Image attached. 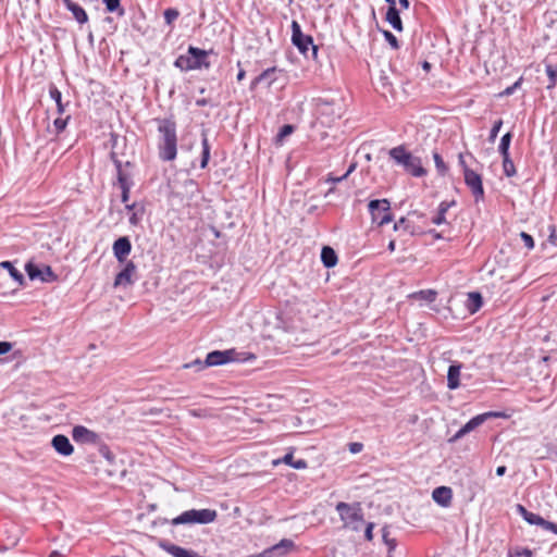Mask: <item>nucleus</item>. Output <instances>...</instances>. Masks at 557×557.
Segmentation results:
<instances>
[{"label":"nucleus","instance_id":"obj_22","mask_svg":"<svg viewBox=\"0 0 557 557\" xmlns=\"http://www.w3.org/2000/svg\"><path fill=\"white\" fill-rule=\"evenodd\" d=\"M462 364L455 361L453 362L447 371V387L451 391L457 389L460 386V371Z\"/></svg>","mask_w":557,"mask_h":557},{"label":"nucleus","instance_id":"obj_28","mask_svg":"<svg viewBox=\"0 0 557 557\" xmlns=\"http://www.w3.org/2000/svg\"><path fill=\"white\" fill-rule=\"evenodd\" d=\"M483 306L482 295L478 292H472L468 294V304L467 308L471 313L476 312Z\"/></svg>","mask_w":557,"mask_h":557},{"label":"nucleus","instance_id":"obj_50","mask_svg":"<svg viewBox=\"0 0 557 557\" xmlns=\"http://www.w3.org/2000/svg\"><path fill=\"white\" fill-rule=\"evenodd\" d=\"M131 188H132V187H124V188H121V191H122L121 200H122V202H124V203H127V202H128V200H129V193H131Z\"/></svg>","mask_w":557,"mask_h":557},{"label":"nucleus","instance_id":"obj_14","mask_svg":"<svg viewBox=\"0 0 557 557\" xmlns=\"http://www.w3.org/2000/svg\"><path fill=\"white\" fill-rule=\"evenodd\" d=\"M136 273V265L133 261H127L121 272H119L114 280V287L128 286L134 283V275Z\"/></svg>","mask_w":557,"mask_h":557},{"label":"nucleus","instance_id":"obj_51","mask_svg":"<svg viewBox=\"0 0 557 557\" xmlns=\"http://www.w3.org/2000/svg\"><path fill=\"white\" fill-rule=\"evenodd\" d=\"M355 169H356V164H355V163L350 164V165H349V168H348V170L346 171V173H345V174H343L342 176H339L338 178H336V181H344V180H346V178L348 177V175H349L351 172H354V171H355Z\"/></svg>","mask_w":557,"mask_h":557},{"label":"nucleus","instance_id":"obj_41","mask_svg":"<svg viewBox=\"0 0 557 557\" xmlns=\"http://www.w3.org/2000/svg\"><path fill=\"white\" fill-rule=\"evenodd\" d=\"M293 132H294L293 125H290V124L283 125L276 135L277 141L283 140L286 136H289Z\"/></svg>","mask_w":557,"mask_h":557},{"label":"nucleus","instance_id":"obj_16","mask_svg":"<svg viewBox=\"0 0 557 557\" xmlns=\"http://www.w3.org/2000/svg\"><path fill=\"white\" fill-rule=\"evenodd\" d=\"M294 547V542L288 539L281 540L277 544L264 549L259 557H281Z\"/></svg>","mask_w":557,"mask_h":557},{"label":"nucleus","instance_id":"obj_37","mask_svg":"<svg viewBox=\"0 0 557 557\" xmlns=\"http://www.w3.org/2000/svg\"><path fill=\"white\" fill-rule=\"evenodd\" d=\"M433 159H434V163H435V166H436V170L438 172L440 175H445L448 171V168L447 165L445 164L443 158L441 157V154L438 152H434L433 153Z\"/></svg>","mask_w":557,"mask_h":557},{"label":"nucleus","instance_id":"obj_12","mask_svg":"<svg viewBox=\"0 0 557 557\" xmlns=\"http://www.w3.org/2000/svg\"><path fill=\"white\" fill-rule=\"evenodd\" d=\"M235 360V350H213L209 352L205 360V366L214 367L222 366L230 361Z\"/></svg>","mask_w":557,"mask_h":557},{"label":"nucleus","instance_id":"obj_58","mask_svg":"<svg viewBox=\"0 0 557 557\" xmlns=\"http://www.w3.org/2000/svg\"><path fill=\"white\" fill-rule=\"evenodd\" d=\"M339 176H333V174H329L325 182L326 183H332V184H335V183H339L341 181H336V178H338Z\"/></svg>","mask_w":557,"mask_h":557},{"label":"nucleus","instance_id":"obj_44","mask_svg":"<svg viewBox=\"0 0 557 557\" xmlns=\"http://www.w3.org/2000/svg\"><path fill=\"white\" fill-rule=\"evenodd\" d=\"M520 237L528 249L534 248V239L530 234L521 232Z\"/></svg>","mask_w":557,"mask_h":557},{"label":"nucleus","instance_id":"obj_4","mask_svg":"<svg viewBox=\"0 0 557 557\" xmlns=\"http://www.w3.org/2000/svg\"><path fill=\"white\" fill-rule=\"evenodd\" d=\"M315 108L325 124H331L341 119L345 112V106L341 97H319L315 99Z\"/></svg>","mask_w":557,"mask_h":557},{"label":"nucleus","instance_id":"obj_8","mask_svg":"<svg viewBox=\"0 0 557 557\" xmlns=\"http://www.w3.org/2000/svg\"><path fill=\"white\" fill-rule=\"evenodd\" d=\"M336 510L344 523L350 524L352 522L363 521L362 508L359 503L352 505L339 502L336 505Z\"/></svg>","mask_w":557,"mask_h":557},{"label":"nucleus","instance_id":"obj_2","mask_svg":"<svg viewBox=\"0 0 557 557\" xmlns=\"http://www.w3.org/2000/svg\"><path fill=\"white\" fill-rule=\"evenodd\" d=\"M212 50L207 51L197 47L189 46L187 54H181L176 58L174 65L181 71L188 72L193 70L209 69L211 66L208 55Z\"/></svg>","mask_w":557,"mask_h":557},{"label":"nucleus","instance_id":"obj_45","mask_svg":"<svg viewBox=\"0 0 557 557\" xmlns=\"http://www.w3.org/2000/svg\"><path fill=\"white\" fill-rule=\"evenodd\" d=\"M208 366H205V361H201L200 359H196L194 360L193 362H189V363H186L184 366V368H196L197 371H200L205 368H207Z\"/></svg>","mask_w":557,"mask_h":557},{"label":"nucleus","instance_id":"obj_47","mask_svg":"<svg viewBox=\"0 0 557 557\" xmlns=\"http://www.w3.org/2000/svg\"><path fill=\"white\" fill-rule=\"evenodd\" d=\"M348 447H349L350 453L358 454L363 449V444L354 442V443H349Z\"/></svg>","mask_w":557,"mask_h":557},{"label":"nucleus","instance_id":"obj_64","mask_svg":"<svg viewBox=\"0 0 557 557\" xmlns=\"http://www.w3.org/2000/svg\"><path fill=\"white\" fill-rule=\"evenodd\" d=\"M64 5L66 7L67 10H70V7L72 4H75V2H73L72 0H62Z\"/></svg>","mask_w":557,"mask_h":557},{"label":"nucleus","instance_id":"obj_54","mask_svg":"<svg viewBox=\"0 0 557 557\" xmlns=\"http://www.w3.org/2000/svg\"><path fill=\"white\" fill-rule=\"evenodd\" d=\"M382 537H383L384 543H386L387 541H389V540H391V537H389V531H388V528H387V527H384V528L382 529Z\"/></svg>","mask_w":557,"mask_h":557},{"label":"nucleus","instance_id":"obj_56","mask_svg":"<svg viewBox=\"0 0 557 557\" xmlns=\"http://www.w3.org/2000/svg\"><path fill=\"white\" fill-rule=\"evenodd\" d=\"M458 161H459V165L462 168V172L465 173V166H468V165H467V163L465 161V158H463L462 153H459Z\"/></svg>","mask_w":557,"mask_h":557},{"label":"nucleus","instance_id":"obj_36","mask_svg":"<svg viewBox=\"0 0 557 557\" xmlns=\"http://www.w3.org/2000/svg\"><path fill=\"white\" fill-rule=\"evenodd\" d=\"M394 230L408 232L411 235L414 233L413 226L410 224V222L406 218H400L397 222H395Z\"/></svg>","mask_w":557,"mask_h":557},{"label":"nucleus","instance_id":"obj_1","mask_svg":"<svg viewBox=\"0 0 557 557\" xmlns=\"http://www.w3.org/2000/svg\"><path fill=\"white\" fill-rule=\"evenodd\" d=\"M158 154L162 161H173L177 154L176 123L172 119L159 121Z\"/></svg>","mask_w":557,"mask_h":557},{"label":"nucleus","instance_id":"obj_49","mask_svg":"<svg viewBox=\"0 0 557 557\" xmlns=\"http://www.w3.org/2000/svg\"><path fill=\"white\" fill-rule=\"evenodd\" d=\"M12 349V344L9 342H0V355L8 354Z\"/></svg>","mask_w":557,"mask_h":557},{"label":"nucleus","instance_id":"obj_40","mask_svg":"<svg viewBox=\"0 0 557 557\" xmlns=\"http://www.w3.org/2000/svg\"><path fill=\"white\" fill-rule=\"evenodd\" d=\"M383 36L385 38V40L391 45V47L393 49H398L399 48V42H398V39L396 38V36L389 32V30H383Z\"/></svg>","mask_w":557,"mask_h":557},{"label":"nucleus","instance_id":"obj_52","mask_svg":"<svg viewBox=\"0 0 557 557\" xmlns=\"http://www.w3.org/2000/svg\"><path fill=\"white\" fill-rule=\"evenodd\" d=\"M386 546L388 548V553H393V550L396 548L397 546V541L395 539H391L389 541H387L386 543Z\"/></svg>","mask_w":557,"mask_h":557},{"label":"nucleus","instance_id":"obj_30","mask_svg":"<svg viewBox=\"0 0 557 557\" xmlns=\"http://www.w3.org/2000/svg\"><path fill=\"white\" fill-rule=\"evenodd\" d=\"M165 550L171 554L173 557H193L196 553L184 547L169 544L165 546Z\"/></svg>","mask_w":557,"mask_h":557},{"label":"nucleus","instance_id":"obj_6","mask_svg":"<svg viewBox=\"0 0 557 557\" xmlns=\"http://www.w3.org/2000/svg\"><path fill=\"white\" fill-rule=\"evenodd\" d=\"M218 513L213 509H190L182 512L180 516L172 520L173 525L178 524H208L213 522Z\"/></svg>","mask_w":557,"mask_h":557},{"label":"nucleus","instance_id":"obj_27","mask_svg":"<svg viewBox=\"0 0 557 557\" xmlns=\"http://www.w3.org/2000/svg\"><path fill=\"white\" fill-rule=\"evenodd\" d=\"M280 462H284L285 465L290 466L294 469L301 470L307 468V461L305 459H294L293 453H287L282 460L274 461V465H277Z\"/></svg>","mask_w":557,"mask_h":557},{"label":"nucleus","instance_id":"obj_53","mask_svg":"<svg viewBox=\"0 0 557 557\" xmlns=\"http://www.w3.org/2000/svg\"><path fill=\"white\" fill-rule=\"evenodd\" d=\"M520 85V82H516L512 86L510 87H507L505 90H504V95H511L513 92V90Z\"/></svg>","mask_w":557,"mask_h":557},{"label":"nucleus","instance_id":"obj_5","mask_svg":"<svg viewBox=\"0 0 557 557\" xmlns=\"http://www.w3.org/2000/svg\"><path fill=\"white\" fill-rule=\"evenodd\" d=\"M292 44L299 50L306 58L317 60L318 46L313 44V38L310 35L302 33L300 24L297 21L292 22Z\"/></svg>","mask_w":557,"mask_h":557},{"label":"nucleus","instance_id":"obj_18","mask_svg":"<svg viewBox=\"0 0 557 557\" xmlns=\"http://www.w3.org/2000/svg\"><path fill=\"white\" fill-rule=\"evenodd\" d=\"M51 446L59 455L64 457L72 455L74 451V447L69 437L63 434L54 435L51 440Z\"/></svg>","mask_w":557,"mask_h":557},{"label":"nucleus","instance_id":"obj_59","mask_svg":"<svg viewBox=\"0 0 557 557\" xmlns=\"http://www.w3.org/2000/svg\"><path fill=\"white\" fill-rule=\"evenodd\" d=\"M507 468L505 466H499L496 468V474L498 476H502L506 473Z\"/></svg>","mask_w":557,"mask_h":557},{"label":"nucleus","instance_id":"obj_11","mask_svg":"<svg viewBox=\"0 0 557 557\" xmlns=\"http://www.w3.org/2000/svg\"><path fill=\"white\" fill-rule=\"evenodd\" d=\"M500 414L498 412H484L481 414H478L470 419L451 438V441H457L465 436L466 434L470 433L471 431L475 430L478 426L483 424L486 420L493 417H499Z\"/></svg>","mask_w":557,"mask_h":557},{"label":"nucleus","instance_id":"obj_26","mask_svg":"<svg viewBox=\"0 0 557 557\" xmlns=\"http://www.w3.org/2000/svg\"><path fill=\"white\" fill-rule=\"evenodd\" d=\"M201 147H202V151H201L200 168L206 169L209 163V160H210V150H211L206 131H202V133H201Z\"/></svg>","mask_w":557,"mask_h":557},{"label":"nucleus","instance_id":"obj_24","mask_svg":"<svg viewBox=\"0 0 557 557\" xmlns=\"http://www.w3.org/2000/svg\"><path fill=\"white\" fill-rule=\"evenodd\" d=\"M455 201L451 200V201H442L438 206V209H437V213L436 215L432 219V223L436 224V225H442V224H446L447 221H446V212L448 211V209L453 206H455Z\"/></svg>","mask_w":557,"mask_h":557},{"label":"nucleus","instance_id":"obj_43","mask_svg":"<svg viewBox=\"0 0 557 557\" xmlns=\"http://www.w3.org/2000/svg\"><path fill=\"white\" fill-rule=\"evenodd\" d=\"M69 120H70V116H66L65 119L58 117L54 120L53 125H54L55 129L58 131V133L65 129Z\"/></svg>","mask_w":557,"mask_h":557},{"label":"nucleus","instance_id":"obj_20","mask_svg":"<svg viewBox=\"0 0 557 557\" xmlns=\"http://www.w3.org/2000/svg\"><path fill=\"white\" fill-rule=\"evenodd\" d=\"M433 500L442 507H448L453 499V491L448 486H438L432 492Z\"/></svg>","mask_w":557,"mask_h":557},{"label":"nucleus","instance_id":"obj_10","mask_svg":"<svg viewBox=\"0 0 557 557\" xmlns=\"http://www.w3.org/2000/svg\"><path fill=\"white\" fill-rule=\"evenodd\" d=\"M25 271L32 281L40 280L41 282L50 283L57 280V275L49 265L39 268L33 262H27L25 265Z\"/></svg>","mask_w":557,"mask_h":557},{"label":"nucleus","instance_id":"obj_3","mask_svg":"<svg viewBox=\"0 0 557 557\" xmlns=\"http://www.w3.org/2000/svg\"><path fill=\"white\" fill-rule=\"evenodd\" d=\"M391 159H393L398 165H401L404 170L416 177H421L426 174L425 169L422 166L421 159L414 157L409 152L405 146L400 145L392 148L388 151Z\"/></svg>","mask_w":557,"mask_h":557},{"label":"nucleus","instance_id":"obj_32","mask_svg":"<svg viewBox=\"0 0 557 557\" xmlns=\"http://www.w3.org/2000/svg\"><path fill=\"white\" fill-rule=\"evenodd\" d=\"M49 94H50L51 99H53L57 103L58 113L62 114L65 111V108L62 102L61 91L54 85H51L49 88Z\"/></svg>","mask_w":557,"mask_h":557},{"label":"nucleus","instance_id":"obj_17","mask_svg":"<svg viewBox=\"0 0 557 557\" xmlns=\"http://www.w3.org/2000/svg\"><path fill=\"white\" fill-rule=\"evenodd\" d=\"M111 160L116 169L117 184H119L120 188L132 187L134 183L132 181L131 173L126 172L123 169V163L117 158L115 152H111Z\"/></svg>","mask_w":557,"mask_h":557},{"label":"nucleus","instance_id":"obj_15","mask_svg":"<svg viewBox=\"0 0 557 557\" xmlns=\"http://www.w3.org/2000/svg\"><path fill=\"white\" fill-rule=\"evenodd\" d=\"M282 73L277 67H269L259 74L250 84V89L253 90L258 85L264 84L267 88H270L277 79L276 74Z\"/></svg>","mask_w":557,"mask_h":557},{"label":"nucleus","instance_id":"obj_21","mask_svg":"<svg viewBox=\"0 0 557 557\" xmlns=\"http://www.w3.org/2000/svg\"><path fill=\"white\" fill-rule=\"evenodd\" d=\"M528 523L532 525H539L543 528L544 530L550 531L555 534H557V524L554 522H550L548 520H545L540 515L529 511L525 513V517L523 518Z\"/></svg>","mask_w":557,"mask_h":557},{"label":"nucleus","instance_id":"obj_61","mask_svg":"<svg viewBox=\"0 0 557 557\" xmlns=\"http://www.w3.org/2000/svg\"><path fill=\"white\" fill-rule=\"evenodd\" d=\"M208 103H209V101H208L207 99H205V98H202V99H197V100H196V104H197L198 107H205V106H207Z\"/></svg>","mask_w":557,"mask_h":557},{"label":"nucleus","instance_id":"obj_34","mask_svg":"<svg viewBox=\"0 0 557 557\" xmlns=\"http://www.w3.org/2000/svg\"><path fill=\"white\" fill-rule=\"evenodd\" d=\"M512 134L510 132L503 135L498 146V151L503 156H509V147L511 143Z\"/></svg>","mask_w":557,"mask_h":557},{"label":"nucleus","instance_id":"obj_13","mask_svg":"<svg viewBox=\"0 0 557 557\" xmlns=\"http://www.w3.org/2000/svg\"><path fill=\"white\" fill-rule=\"evenodd\" d=\"M72 437L76 443H81V444L95 445L99 441V435L96 432H94L83 425H76L73 428Z\"/></svg>","mask_w":557,"mask_h":557},{"label":"nucleus","instance_id":"obj_46","mask_svg":"<svg viewBox=\"0 0 557 557\" xmlns=\"http://www.w3.org/2000/svg\"><path fill=\"white\" fill-rule=\"evenodd\" d=\"M421 296L428 301H434L436 298V292L432 289L420 292Z\"/></svg>","mask_w":557,"mask_h":557},{"label":"nucleus","instance_id":"obj_39","mask_svg":"<svg viewBox=\"0 0 557 557\" xmlns=\"http://www.w3.org/2000/svg\"><path fill=\"white\" fill-rule=\"evenodd\" d=\"M165 23L172 25V23L178 17L180 12L176 9L169 8L163 13Z\"/></svg>","mask_w":557,"mask_h":557},{"label":"nucleus","instance_id":"obj_57","mask_svg":"<svg viewBox=\"0 0 557 557\" xmlns=\"http://www.w3.org/2000/svg\"><path fill=\"white\" fill-rule=\"evenodd\" d=\"M517 510L522 516V518H524L525 513L529 512V510L525 507H523L522 505H518Z\"/></svg>","mask_w":557,"mask_h":557},{"label":"nucleus","instance_id":"obj_48","mask_svg":"<svg viewBox=\"0 0 557 557\" xmlns=\"http://www.w3.org/2000/svg\"><path fill=\"white\" fill-rule=\"evenodd\" d=\"M373 528H374V523L369 522L367 524V528L364 530V537H366V540L372 541V539H373Z\"/></svg>","mask_w":557,"mask_h":557},{"label":"nucleus","instance_id":"obj_62","mask_svg":"<svg viewBox=\"0 0 557 557\" xmlns=\"http://www.w3.org/2000/svg\"><path fill=\"white\" fill-rule=\"evenodd\" d=\"M399 4L403 9L409 8V0H399Z\"/></svg>","mask_w":557,"mask_h":557},{"label":"nucleus","instance_id":"obj_7","mask_svg":"<svg viewBox=\"0 0 557 557\" xmlns=\"http://www.w3.org/2000/svg\"><path fill=\"white\" fill-rule=\"evenodd\" d=\"M369 212L372 218V222L382 226L393 220L391 213V203L387 199H374L368 205Z\"/></svg>","mask_w":557,"mask_h":557},{"label":"nucleus","instance_id":"obj_29","mask_svg":"<svg viewBox=\"0 0 557 557\" xmlns=\"http://www.w3.org/2000/svg\"><path fill=\"white\" fill-rule=\"evenodd\" d=\"M0 268L9 271L10 276L17 282L20 285H24L25 278L24 275L14 268L11 261H2L0 262Z\"/></svg>","mask_w":557,"mask_h":557},{"label":"nucleus","instance_id":"obj_33","mask_svg":"<svg viewBox=\"0 0 557 557\" xmlns=\"http://www.w3.org/2000/svg\"><path fill=\"white\" fill-rule=\"evenodd\" d=\"M503 170H504V174L507 177H512L516 175V173H517L516 166H515L513 161L510 158V154L503 156Z\"/></svg>","mask_w":557,"mask_h":557},{"label":"nucleus","instance_id":"obj_25","mask_svg":"<svg viewBox=\"0 0 557 557\" xmlns=\"http://www.w3.org/2000/svg\"><path fill=\"white\" fill-rule=\"evenodd\" d=\"M321 261L325 268H333L337 263V255L330 246H324L321 250Z\"/></svg>","mask_w":557,"mask_h":557},{"label":"nucleus","instance_id":"obj_9","mask_svg":"<svg viewBox=\"0 0 557 557\" xmlns=\"http://www.w3.org/2000/svg\"><path fill=\"white\" fill-rule=\"evenodd\" d=\"M465 183L470 188L474 200L478 202L483 200L484 198V188L482 183V177L475 171L471 170L469 166H465L463 174Z\"/></svg>","mask_w":557,"mask_h":557},{"label":"nucleus","instance_id":"obj_31","mask_svg":"<svg viewBox=\"0 0 557 557\" xmlns=\"http://www.w3.org/2000/svg\"><path fill=\"white\" fill-rule=\"evenodd\" d=\"M74 18L79 23V24H85L88 22V15L86 13V11L77 3L75 4H72L70 7V10H69Z\"/></svg>","mask_w":557,"mask_h":557},{"label":"nucleus","instance_id":"obj_63","mask_svg":"<svg viewBox=\"0 0 557 557\" xmlns=\"http://www.w3.org/2000/svg\"><path fill=\"white\" fill-rule=\"evenodd\" d=\"M549 240L552 244L557 245V235H555L554 233L550 234Z\"/></svg>","mask_w":557,"mask_h":557},{"label":"nucleus","instance_id":"obj_23","mask_svg":"<svg viewBox=\"0 0 557 557\" xmlns=\"http://www.w3.org/2000/svg\"><path fill=\"white\" fill-rule=\"evenodd\" d=\"M385 20L391 24V26L395 30L401 32L404 29L403 21L399 15V10L396 7L387 9Z\"/></svg>","mask_w":557,"mask_h":557},{"label":"nucleus","instance_id":"obj_42","mask_svg":"<svg viewBox=\"0 0 557 557\" xmlns=\"http://www.w3.org/2000/svg\"><path fill=\"white\" fill-rule=\"evenodd\" d=\"M502 126H503V120H497L494 122L493 127L490 132V137H488L490 141H494L496 139Z\"/></svg>","mask_w":557,"mask_h":557},{"label":"nucleus","instance_id":"obj_55","mask_svg":"<svg viewBox=\"0 0 557 557\" xmlns=\"http://www.w3.org/2000/svg\"><path fill=\"white\" fill-rule=\"evenodd\" d=\"M138 222H139V218H138L137 213H136V212H134V213L129 216V223H131L132 225H137V224H138Z\"/></svg>","mask_w":557,"mask_h":557},{"label":"nucleus","instance_id":"obj_38","mask_svg":"<svg viewBox=\"0 0 557 557\" xmlns=\"http://www.w3.org/2000/svg\"><path fill=\"white\" fill-rule=\"evenodd\" d=\"M508 557H533V552L528 547H517L513 552L508 553Z\"/></svg>","mask_w":557,"mask_h":557},{"label":"nucleus","instance_id":"obj_19","mask_svg":"<svg viewBox=\"0 0 557 557\" xmlns=\"http://www.w3.org/2000/svg\"><path fill=\"white\" fill-rule=\"evenodd\" d=\"M113 255L119 262H124L132 250V244L128 237H119L113 244Z\"/></svg>","mask_w":557,"mask_h":557},{"label":"nucleus","instance_id":"obj_35","mask_svg":"<svg viewBox=\"0 0 557 557\" xmlns=\"http://www.w3.org/2000/svg\"><path fill=\"white\" fill-rule=\"evenodd\" d=\"M102 2L106 4L108 12H117L121 16L124 14V9L121 8V0H102Z\"/></svg>","mask_w":557,"mask_h":557},{"label":"nucleus","instance_id":"obj_60","mask_svg":"<svg viewBox=\"0 0 557 557\" xmlns=\"http://www.w3.org/2000/svg\"><path fill=\"white\" fill-rule=\"evenodd\" d=\"M245 76H246L245 70L240 69L238 71V73H237V77L236 78H237L238 82H240V81H243L245 78Z\"/></svg>","mask_w":557,"mask_h":557}]
</instances>
